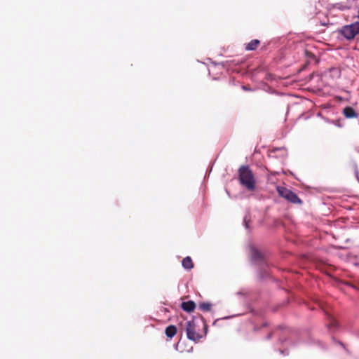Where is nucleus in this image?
Wrapping results in <instances>:
<instances>
[{"label": "nucleus", "instance_id": "obj_1", "mask_svg": "<svg viewBox=\"0 0 359 359\" xmlns=\"http://www.w3.org/2000/svg\"><path fill=\"white\" fill-rule=\"evenodd\" d=\"M207 325L202 316H194L187 323L186 332L188 339L198 341L207 333Z\"/></svg>", "mask_w": 359, "mask_h": 359}, {"label": "nucleus", "instance_id": "obj_2", "mask_svg": "<svg viewBox=\"0 0 359 359\" xmlns=\"http://www.w3.org/2000/svg\"><path fill=\"white\" fill-rule=\"evenodd\" d=\"M239 179L241 183L248 190L255 188V180L251 171L246 167H242L239 170Z\"/></svg>", "mask_w": 359, "mask_h": 359}, {"label": "nucleus", "instance_id": "obj_3", "mask_svg": "<svg viewBox=\"0 0 359 359\" xmlns=\"http://www.w3.org/2000/svg\"><path fill=\"white\" fill-rule=\"evenodd\" d=\"M339 34L348 41L353 39L359 34V22L343 26Z\"/></svg>", "mask_w": 359, "mask_h": 359}, {"label": "nucleus", "instance_id": "obj_4", "mask_svg": "<svg viewBox=\"0 0 359 359\" xmlns=\"http://www.w3.org/2000/svg\"><path fill=\"white\" fill-rule=\"evenodd\" d=\"M249 253L252 260L256 263H260L263 259L262 252L254 245L249 246Z\"/></svg>", "mask_w": 359, "mask_h": 359}, {"label": "nucleus", "instance_id": "obj_5", "mask_svg": "<svg viewBox=\"0 0 359 359\" xmlns=\"http://www.w3.org/2000/svg\"><path fill=\"white\" fill-rule=\"evenodd\" d=\"M343 114L347 118H358V114L351 107H346L343 109Z\"/></svg>", "mask_w": 359, "mask_h": 359}, {"label": "nucleus", "instance_id": "obj_6", "mask_svg": "<svg viewBox=\"0 0 359 359\" xmlns=\"http://www.w3.org/2000/svg\"><path fill=\"white\" fill-rule=\"evenodd\" d=\"M285 198L286 200H287L288 201H290L292 203H294V204H298V203H302V201L297 196V195L296 194H294V192H292V191H290V193L285 196Z\"/></svg>", "mask_w": 359, "mask_h": 359}, {"label": "nucleus", "instance_id": "obj_7", "mask_svg": "<svg viewBox=\"0 0 359 359\" xmlns=\"http://www.w3.org/2000/svg\"><path fill=\"white\" fill-rule=\"evenodd\" d=\"M195 303L192 301H189L182 303V308L186 312H191L195 309Z\"/></svg>", "mask_w": 359, "mask_h": 359}, {"label": "nucleus", "instance_id": "obj_8", "mask_svg": "<svg viewBox=\"0 0 359 359\" xmlns=\"http://www.w3.org/2000/svg\"><path fill=\"white\" fill-rule=\"evenodd\" d=\"M177 327L175 325H169L165 329V334L168 338H172L177 334Z\"/></svg>", "mask_w": 359, "mask_h": 359}, {"label": "nucleus", "instance_id": "obj_9", "mask_svg": "<svg viewBox=\"0 0 359 359\" xmlns=\"http://www.w3.org/2000/svg\"><path fill=\"white\" fill-rule=\"evenodd\" d=\"M212 304L208 302H202L198 304L199 309L203 312H211Z\"/></svg>", "mask_w": 359, "mask_h": 359}, {"label": "nucleus", "instance_id": "obj_10", "mask_svg": "<svg viewBox=\"0 0 359 359\" xmlns=\"http://www.w3.org/2000/svg\"><path fill=\"white\" fill-rule=\"evenodd\" d=\"M259 44V41L257 39L252 40L250 42L245 45V49L247 50H254L257 48Z\"/></svg>", "mask_w": 359, "mask_h": 359}, {"label": "nucleus", "instance_id": "obj_11", "mask_svg": "<svg viewBox=\"0 0 359 359\" xmlns=\"http://www.w3.org/2000/svg\"><path fill=\"white\" fill-rule=\"evenodd\" d=\"M182 266L185 269H191L194 267L192 260L190 257H187L182 260Z\"/></svg>", "mask_w": 359, "mask_h": 359}, {"label": "nucleus", "instance_id": "obj_12", "mask_svg": "<svg viewBox=\"0 0 359 359\" xmlns=\"http://www.w3.org/2000/svg\"><path fill=\"white\" fill-rule=\"evenodd\" d=\"M332 8L333 10L345 11L346 9H348L349 6H348L347 5H345L342 3H337V4H332Z\"/></svg>", "mask_w": 359, "mask_h": 359}, {"label": "nucleus", "instance_id": "obj_13", "mask_svg": "<svg viewBox=\"0 0 359 359\" xmlns=\"http://www.w3.org/2000/svg\"><path fill=\"white\" fill-rule=\"evenodd\" d=\"M277 191H278L279 195L285 198V196L290 193V191L291 190H290L287 188L283 187H278Z\"/></svg>", "mask_w": 359, "mask_h": 359}, {"label": "nucleus", "instance_id": "obj_14", "mask_svg": "<svg viewBox=\"0 0 359 359\" xmlns=\"http://www.w3.org/2000/svg\"><path fill=\"white\" fill-rule=\"evenodd\" d=\"M278 151L280 152V156L282 158H285V156H287V151L285 149L283 148H278V149H271V158H276V156H272L271 154L273 153L274 151Z\"/></svg>", "mask_w": 359, "mask_h": 359}, {"label": "nucleus", "instance_id": "obj_15", "mask_svg": "<svg viewBox=\"0 0 359 359\" xmlns=\"http://www.w3.org/2000/svg\"><path fill=\"white\" fill-rule=\"evenodd\" d=\"M230 318V316H226V317H224L222 318H221V320H224V319H229ZM220 320V319H217L215 321L214 324H215L217 321Z\"/></svg>", "mask_w": 359, "mask_h": 359}, {"label": "nucleus", "instance_id": "obj_16", "mask_svg": "<svg viewBox=\"0 0 359 359\" xmlns=\"http://www.w3.org/2000/svg\"><path fill=\"white\" fill-rule=\"evenodd\" d=\"M357 18L359 19V10H358V12Z\"/></svg>", "mask_w": 359, "mask_h": 359}]
</instances>
